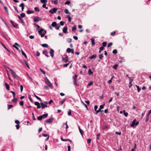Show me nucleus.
<instances>
[{
  "label": "nucleus",
  "mask_w": 151,
  "mask_h": 151,
  "mask_svg": "<svg viewBox=\"0 0 151 151\" xmlns=\"http://www.w3.org/2000/svg\"><path fill=\"white\" fill-rule=\"evenodd\" d=\"M7 68L9 70L11 74L16 79L19 78V77L16 74V73L13 70L11 69L9 67H7Z\"/></svg>",
  "instance_id": "obj_1"
},
{
  "label": "nucleus",
  "mask_w": 151,
  "mask_h": 151,
  "mask_svg": "<svg viewBox=\"0 0 151 151\" xmlns=\"http://www.w3.org/2000/svg\"><path fill=\"white\" fill-rule=\"evenodd\" d=\"M38 33L39 34L41 35V37H44L46 32L44 29H41L39 30Z\"/></svg>",
  "instance_id": "obj_2"
},
{
  "label": "nucleus",
  "mask_w": 151,
  "mask_h": 151,
  "mask_svg": "<svg viewBox=\"0 0 151 151\" xmlns=\"http://www.w3.org/2000/svg\"><path fill=\"white\" fill-rule=\"evenodd\" d=\"M45 79L46 84L48 85V86L51 88H53V86L48 79L47 77H45Z\"/></svg>",
  "instance_id": "obj_3"
},
{
  "label": "nucleus",
  "mask_w": 151,
  "mask_h": 151,
  "mask_svg": "<svg viewBox=\"0 0 151 151\" xmlns=\"http://www.w3.org/2000/svg\"><path fill=\"white\" fill-rule=\"evenodd\" d=\"M136 119H134L132 121V124L130 125V126L132 127H133L135 125H137L138 124L139 122H135Z\"/></svg>",
  "instance_id": "obj_4"
},
{
  "label": "nucleus",
  "mask_w": 151,
  "mask_h": 151,
  "mask_svg": "<svg viewBox=\"0 0 151 151\" xmlns=\"http://www.w3.org/2000/svg\"><path fill=\"white\" fill-rule=\"evenodd\" d=\"M10 92L12 93V94L14 98V99L12 100V101L16 103L17 102V99H15V96L16 95L14 91H11Z\"/></svg>",
  "instance_id": "obj_5"
},
{
  "label": "nucleus",
  "mask_w": 151,
  "mask_h": 151,
  "mask_svg": "<svg viewBox=\"0 0 151 151\" xmlns=\"http://www.w3.org/2000/svg\"><path fill=\"white\" fill-rule=\"evenodd\" d=\"M42 20V19L38 17H34V21L35 22H38L39 21H41Z\"/></svg>",
  "instance_id": "obj_6"
},
{
  "label": "nucleus",
  "mask_w": 151,
  "mask_h": 151,
  "mask_svg": "<svg viewBox=\"0 0 151 151\" xmlns=\"http://www.w3.org/2000/svg\"><path fill=\"white\" fill-rule=\"evenodd\" d=\"M58 8H53L52 9H50L49 11V12L52 14H54L56 12Z\"/></svg>",
  "instance_id": "obj_7"
},
{
  "label": "nucleus",
  "mask_w": 151,
  "mask_h": 151,
  "mask_svg": "<svg viewBox=\"0 0 151 151\" xmlns=\"http://www.w3.org/2000/svg\"><path fill=\"white\" fill-rule=\"evenodd\" d=\"M54 120V118H51L49 119L46 120L45 122L47 123H51Z\"/></svg>",
  "instance_id": "obj_8"
},
{
  "label": "nucleus",
  "mask_w": 151,
  "mask_h": 151,
  "mask_svg": "<svg viewBox=\"0 0 151 151\" xmlns=\"http://www.w3.org/2000/svg\"><path fill=\"white\" fill-rule=\"evenodd\" d=\"M67 52L69 53L71 52L72 54H73L74 53V50L73 49H71L69 48H68L67 49Z\"/></svg>",
  "instance_id": "obj_9"
},
{
  "label": "nucleus",
  "mask_w": 151,
  "mask_h": 151,
  "mask_svg": "<svg viewBox=\"0 0 151 151\" xmlns=\"http://www.w3.org/2000/svg\"><path fill=\"white\" fill-rule=\"evenodd\" d=\"M50 56L52 58H53L54 57V50L52 49H51L50 50Z\"/></svg>",
  "instance_id": "obj_10"
},
{
  "label": "nucleus",
  "mask_w": 151,
  "mask_h": 151,
  "mask_svg": "<svg viewBox=\"0 0 151 151\" xmlns=\"http://www.w3.org/2000/svg\"><path fill=\"white\" fill-rule=\"evenodd\" d=\"M40 105L41 108L42 109H43L47 107V106L46 105L44 104L43 102H41L40 103Z\"/></svg>",
  "instance_id": "obj_11"
},
{
  "label": "nucleus",
  "mask_w": 151,
  "mask_h": 151,
  "mask_svg": "<svg viewBox=\"0 0 151 151\" xmlns=\"http://www.w3.org/2000/svg\"><path fill=\"white\" fill-rule=\"evenodd\" d=\"M35 105L37 106V109H39L40 108L41 106L40 105V104L38 102H35Z\"/></svg>",
  "instance_id": "obj_12"
},
{
  "label": "nucleus",
  "mask_w": 151,
  "mask_h": 151,
  "mask_svg": "<svg viewBox=\"0 0 151 151\" xmlns=\"http://www.w3.org/2000/svg\"><path fill=\"white\" fill-rule=\"evenodd\" d=\"M68 57L66 56L65 58H63V60L65 63H67L68 61Z\"/></svg>",
  "instance_id": "obj_13"
},
{
  "label": "nucleus",
  "mask_w": 151,
  "mask_h": 151,
  "mask_svg": "<svg viewBox=\"0 0 151 151\" xmlns=\"http://www.w3.org/2000/svg\"><path fill=\"white\" fill-rule=\"evenodd\" d=\"M18 17L23 25L25 24V22L23 19L19 15H18Z\"/></svg>",
  "instance_id": "obj_14"
},
{
  "label": "nucleus",
  "mask_w": 151,
  "mask_h": 151,
  "mask_svg": "<svg viewBox=\"0 0 151 151\" xmlns=\"http://www.w3.org/2000/svg\"><path fill=\"white\" fill-rule=\"evenodd\" d=\"M67 27H64L63 29V32L64 33H66L67 30Z\"/></svg>",
  "instance_id": "obj_15"
},
{
  "label": "nucleus",
  "mask_w": 151,
  "mask_h": 151,
  "mask_svg": "<svg viewBox=\"0 0 151 151\" xmlns=\"http://www.w3.org/2000/svg\"><path fill=\"white\" fill-rule=\"evenodd\" d=\"M96 57V54H94L91 56L89 57L88 58L89 59H92L93 58H95Z\"/></svg>",
  "instance_id": "obj_16"
},
{
  "label": "nucleus",
  "mask_w": 151,
  "mask_h": 151,
  "mask_svg": "<svg viewBox=\"0 0 151 151\" xmlns=\"http://www.w3.org/2000/svg\"><path fill=\"white\" fill-rule=\"evenodd\" d=\"M42 135L45 137H47L46 139V140H47L48 139L49 136L48 134L43 133L42 134Z\"/></svg>",
  "instance_id": "obj_17"
},
{
  "label": "nucleus",
  "mask_w": 151,
  "mask_h": 151,
  "mask_svg": "<svg viewBox=\"0 0 151 151\" xmlns=\"http://www.w3.org/2000/svg\"><path fill=\"white\" fill-rule=\"evenodd\" d=\"M43 54L45 55L46 57H48L49 56L48 54V52L46 50L43 51Z\"/></svg>",
  "instance_id": "obj_18"
},
{
  "label": "nucleus",
  "mask_w": 151,
  "mask_h": 151,
  "mask_svg": "<svg viewBox=\"0 0 151 151\" xmlns=\"http://www.w3.org/2000/svg\"><path fill=\"white\" fill-rule=\"evenodd\" d=\"M48 114L47 113H46L42 115H41V116L42 117V119H44L46 118L47 117V116H48Z\"/></svg>",
  "instance_id": "obj_19"
},
{
  "label": "nucleus",
  "mask_w": 151,
  "mask_h": 151,
  "mask_svg": "<svg viewBox=\"0 0 151 151\" xmlns=\"http://www.w3.org/2000/svg\"><path fill=\"white\" fill-rule=\"evenodd\" d=\"M77 77V76L76 75H75L74 76H73V81H77L76 78Z\"/></svg>",
  "instance_id": "obj_20"
},
{
  "label": "nucleus",
  "mask_w": 151,
  "mask_h": 151,
  "mask_svg": "<svg viewBox=\"0 0 151 151\" xmlns=\"http://www.w3.org/2000/svg\"><path fill=\"white\" fill-rule=\"evenodd\" d=\"M67 99L66 98H64L62 101H61L60 102V105H62L64 102H65V101Z\"/></svg>",
  "instance_id": "obj_21"
},
{
  "label": "nucleus",
  "mask_w": 151,
  "mask_h": 151,
  "mask_svg": "<svg viewBox=\"0 0 151 151\" xmlns=\"http://www.w3.org/2000/svg\"><path fill=\"white\" fill-rule=\"evenodd\" d=\"M5 86H6V89L8 90H9V86L8 84L7 83H5Z\"/></svg>",
  "instance_id": "obj_22"
},
{
  "label": "nucleus",
  "mask_w": 151,
  "mask_h": 151,
  "mask_svg": "<svg viewBox=\"0 0 151 151\" xmlns=\"http://www.w3.org/2000/svg\"><path fill=\"white\" fill-rule=\"evenodd\" d=\"M91 40L92 45H94L95 44L94 39H93V38H91Z\"/></svg>",
  "instance_id": "obj_23"
},
{
  "label": "nucleus",
  "mask_w": 151,
  "mask_h": 151,
  "mask_svg": "<svg viewBox=\"0 0 151 151\" xmlns=\"http://www.w3.org/2000/svg\"><path fill=\"white\" fill-rule=\"evenodd\" d=\"M51 25L53 27H56L57 25V23L55 22H52Z\"/></svg>",
  "instance_id": "obj_24"
},
{
  "label": "nucleus",
  "mask_w": 151,
  "mask_h": 151,
  "mask_svg": "<svg viewBox=\"0 0 151 151\" xmlns=\"http://www.w3.org/2000/svg\"><path fill=\"white\" fill-rule=\"evenodd\" d=\"M107 129H108V127L106 125H104L102 127L103 130H105Z\"/></svg>",
  "instance_id": "obj_25"
},
{
  "label": "nucleus",
  "mask_w": 151,
  "mask_h": 151,
  "mask_svg": "<svg viewBox=\"0 0 151 151\" xmlns=\"http://www.w3.org/2000/svg\"><path fill=\"white\" fill-rule=\"evenodd\" d=\"M34 11H31L30 10H28L27 11V13L28 14H32V13H34Z\"/></svg>",
  "instance_id": "obj_26"
},
{
  "label": "nucleus",
  "mask_w": 151,
  "mask_h": 151,
  "mask_svg": "<svg viewBox=\"0 0 151 151\" xmlns=\"http://www.w3.org/2000/svg\"><path fill=\"white\" fill-rule=\"evenodd\" d=\"M22 55H24L26 58H27V56L26 55L25 53V52L23 51L22 50Z\"/></svg>",
  "instance_id": "obj_27"
},
{
  "label": "nucleus",
  "mask_w": 151,
  "mask_h": 151,
  "mask_svg": "<svg viewBox=\"0 0 151 151\" xmlns=\"http://www.w3.org/2000/svg\"><path fill=\"white\" fill-rule=\"evenodd\" d=\"M96 112H95V114H96V115L99 112H100V111H103V110H101L100 109H99L98 110H96Z\"/></svg>",
  "instance_id": "obj_28"
},
{
  "label": "nucleus",
  "mask_w": 151,
  "mask_h": 151,
  "mask_svg": "<svg viewBox=\"0 0 151 151\" xmlns=\"http://www.w3.org/2000/svg\"><path fill=\"white\" fill-rule=\"evenodd\" d=\"M35 96L37 99L40 100V101H42L41 99L37 96L35 93L34 94Z\"/></svg>",
  "instance_id": "obj_29"
},
{
  "label": "nucleus",
  "mask_w": 151,
  "mask_h": 151,
  "mask_svg": "<svg viewBox=\"0 0 151 151\" xmlns=\"http://www.w3.org/2000/svg\"><path fill=\"white\" fill-rule=\"evenodd\" d=\"M42 47H48V45L47 44H43L42 45Z\"/></svg>",
  "instance_id": "obj_30"
},
{
  "label": "nucleus",
  "mask_w": 151,
  "mask_h": 151,
  "mask_svg": "<svg viewBox=\"0 0 151 151\" xmlns=\"http://www.w3.org/2000/svg\"><path fill=\"white\" fill-rule=\"evenodd\" d=\"M4 10H5L6 12V13L8 14V9L7 7L6 6H4Z\"/></svg>",
  "instance_id": "obj_31"
},
{
  "label": "nucleus",
  "mask_w": 151,
  "mask_h": 151,
  "mask_svg": "<svg viewBox=\"0 0 151 151\" xmlns=\"http://www.w3.org/2000/svg\"><path fill=\"white\" fill-rule=\"evenodd\" d=\"M118 66V64H116L113 67V68L114 69H116L117 68Z\"/></svg>",
  "instance_id": "obj_32"
},
{
  "label": "nucleus",
  "mask_w": 151,
  "mask_h": 151,
  "mask_svg": "<svg viewBox=\"0 0 151 151\" xmlns=\"http://www.w3.org/2000/svg\"><path fill=\"white\" fill-rule=\"evenodd\" d=\"M67 17L68 19V20L69 22H70L71 21V17H70L69 15H67Z\"/></svg>",
  "instance_id": "obj_33"
},
{
  "label": "nucleus",
  "mask_w": 151,
  "mask_h": 151,
  "mask_svg": "<svg viewBox=\"0 0 151 151\" xmlns=\"http://www.w3.org/2000/svg\"><path fill=\"white\" fill-rule=\"evenodd\" d=\"M13 105H8V109L9 110L13 107Z\"/></svg>",
  "instance_id": "obj_34"
},
{
  "label": "nucleus",
  "mask_w": 151,
  "mask_h": 151,
  "mask_svg": "<svg viewBox=\"0 0 151 151\" xmlns=\"http://www.w3.org/2000/svg\"><path fill=\"white\" fill-rule=\"evenodd\" d=\"M123 113H124V115L126 117L128 115V113L127 112H125V110H124L123 111Z\"/></svg>",
  "instance_id": "obj_35"
},
{
  "label": "nucleus",
  "mask_w": 151,
  "mask_h": 151,
  "mask_svg": "<svg viewBox=\"0 0 151 151\" xmlns=\"http://www.w3.org/2000/svg\"><path fill=\"white\" fill-rule=\"evenodd\" d=\"M1 44L3 47L6 49L7 51H9V50L5 46V45L2 42H1Z\"/></svg>",
  "instance_id": "obj_36"
},
{
  "label": "nucleus",
  "mask_w": 151,
  "mask_h": 151,
  "mask_svg": "<svg viewBox=\"0 0 151 151\" xmlns=\"http://www.w3.org/2000/svg\"><path fill=\"white\" fill-rule=\"evenodd\" d=\"M40 0L42 4L46 3L47 2V0Z\"/></svg>",
  "instance_id": "obj_37"
},
{
  "label": "nucleus",
  "mask_w": 151,
  "mask_h": 151,
  "mask_svg": "<svg viewBox=\"0 0 151 151\" xmlns=\"http://www.w3.org/2000/svg\"><path fill=\"white\" fill-rule=\"evenodd\" d=\"M61 140L63 141H68L69 140L68 139H63L62 137L61 138Z\"/></svg>",
  "instance_id": "obj_38"
},
{
  "label": "nucleus",
  "mask_w": 151,
  "mask_h": 151,
  "mask_svg": "<svg viewBox=\"0 0 151 151\" xmlns=\"http://www.w3.org/2000/svg\"><path fill=\"white\" fill-rule=\"evenodd\" d=\"M104 50V47H101L100 48L99 53H100L102 51Z\"/></svg>",
  "instance_id": "obj_39"
},
{
  "label": "nucleus",
  "mask_w": 151,
  "mask_h": 151,
  "mask_svg": "<svg viewBox=\"0 0 151 151\" xmlns=\"http://www.w3.org/2000/svg\"><path fill=\"white\" fill-rule=\"evenodd\" d=\"M105 105V104H104L103 105H100V108H99L101 110V109H103L104 108V106Z\"/></svg>",
  "instance_id": "obj_40"
},
{
  "label": "nucleus",
  "mask_w": 151,
  "mask_h": 151,
  "mask_svg": "<svg viewBox=\"0 0 151 151\" xmlns=\"http://www.w3.org/2000/svg\"><path fill=\"white\" fill-rule=\"evenodd\" d=\"M24 62L26 64L27 67H28V68H29V67L27 63V61L26 60H24Z\"/></svg>",
  "instance_id": "obj_41"
},
{
  "label": "nucleus",
  "mask_w": 151,
  "mask_h": 151,
  "mask_svg": "<svg viewBox=\"0 0 151 151\" xmlns=\"http://www.w3.org/2000/svg\"><path fill=\"white\" fill-rule=\"evenodd\" d=\"M64 12L66 14H70L68 9H66L64 10Z\"/></svg>",
  "instance_id": "obj_42"
},
{
  "label": "nucleus",
  "mask_w": 151,
  "mask_h": 151,
  "mask_svg": "<svg viewBox=\"0 0 151 151\" xmlns=\"http://www.w3.org/2000/svg\"><path fill=\"white\" fill-rule=\"evenodd\" d=\"M13 26L16 28H19L18 25L17 24H13Z\"/></svg>",
  "instance_id": "obj_43"
},
{
  "label": "nucleus",
  "mask_w": 151,
  "mask_h": 151,
  "mask_svg": "<svg viewBox=\"0 0 151 151\" xmlns=\"http://www.w3.org/2000/svg\"><path fill=\"white\" fill-rule=\"evenodd\" d=\"M20 16L22 17H25V14L24 13H22L20 14Z\"/></svg>",
  "instance_id": "obj_44"
},
{
  "label": "nucleus",
  "mask_w": 151,
  "mask_h": 151,
  "mask_svg": "<svg viewBox=\"0 0 151 151\" xmlns=\"http://www.w3.org/2000/svg\"><path fill=\"white\" fill-rule=\"evenodd\" d=\"M135 86H136V87H137V88L138 91L139 92H140V91L141 89L139 88V86H137L136 85Z\"/></svg>",
  "instance_id": "obj_45"
},
{
  "label": "nucleus",
  "mask_w": 151,
  "mask_h": 151,
  "mask_svg": "<svg viewBox=\"0 0 151 151\" xmlns=\"http://www.w3.org/2000/svg\"><path fill=\"white\" fill-rule=\"evenodd\" d=\"M46 3H43V5L42 6L43 8H45L46 9H48V7H46Z\"/></svg>",
  "instance_id": "obj_46"
},
{
  "label": "nucleus",
  "mask_w": 151,
  "mask_h": 151,
  "mask_svg": "<svg viewBox=\"0 0 151 151\" xmlns=\"http://www.w3.org/2000/svg\"><path fill=\"white\" fill-rule=\"evenodd\" d=\"M88 74L90 75L93 74V72L91 71V69H89L88 71Z\"/></svg>",
  "instance_id": "obj_47"
},
{
  "label": "nucleus",
  "mask_w": 151,
  "mask_h": 151,
  "mask_svg": "<svg viewBox=\"0 0 151 151\" xmlns=\"http://www.w3.org/2000/svg\"><path fill=\"white\" fill-rule=\"evenodd\" d=\"M34 10L35 11L39 12L40 11L39 8L37 7H35Z\"/></svg>",
  "instance_id": "obj_48"
},
{
  "label": "nucleus",
  "mask_w": 151,
  "mask_h": 151,
  "mask_svg": "<svg viewBox=\"0 0 151 151\" xmlns=\"http://www.w3.org/2000/svg\"><path fill=\"white\" fill-rule=\"evenodd\" d=\"M24 104V102L23 101H21L19 103L20 105L21 106H23Z\"/></svg>",
  "instance_id": "obj_49"
},
{
  "label": "nucleus",
  "mask_w": 151,
  "mask_h": 151,
  "mask_svg": "<svg viewBox=\"0 0 151 151\" xmlns=\"http://www.w3.org/2000/svg\"><path fill=\"white\" fill-rule=\"evenodd\" d=\"M76 29V25L72 27V31H74Z\"/></svg>",
  "instance_id": "obj_50"
},
{
  "label": "nucleus",
  "mask_w": 151,
  "mask_h": 151,
  "mask_svg": "<svg viewBox=\"0 0 151 151\" xmlns=\"http://www.w3.org/2000/svg\"><path fill=\"white\" fill-rule=\"evenodd\" d=\"M37 119L38 120H41L42 119V117L41 116H39L37 117Z\"/></svg>",
  "instance_id": "obj_51"
},
{
  "label": "nucleus",
  "mask_w": 151,
  "mask_h": 151,
  "mask_svg": "<svg viewBox=\"0 0 151 151\" xmlns=\"http://www.w3.org/2000/svg\"><path fill=\"white\" fill-rule=\"evenodd\" d=\"M106 44H107V42H104L102 43V45L103 46V47H105L106 46Z\"/></svg>",
  "instance_id": "obj_52"
},
{
  "label": "nucleus",
  "mask_w": 151,
  "mask_h": 151,
  "mask_svg": "<svg viewBox=\"0 0 151 151\" xmlns=\"http://www.w3.org/2000/svg\"><path fill=\"white\" fill-rule=\"evenodd\" d=\"M70 4V1H67L65 3V4Z\"/></svg>",
  "instance_id": "obj_53"
},
{
  "label": "nucleus",
  "mask_w": 151,
  "mask_h": 151,
  "mask_svg": "<svg viewBox=\"0 0 151 151\" xmlns=\"http://www.w3.org/2000/svg\"><path fill=\"white\" fill-rule=\"evenodd\" d=\"M112 42H110L107 45L108 47H111L112 45Z\"/></svg>",
  "instance_id": "obj_54"
},
{
  "label": "nucleus",
  "mask_w": 151,
  "mask_h": 151,
  "mask_svg": "<svg viewBox=\"0 0 151 151\" xmlns=\"http://www.w3.org/2000/svg\"><path fill=\"white\" fill-rule=\"evenodd\" d=\"M99 56L100 59H101L103 57V55L102 54L99 55Z\"/></svg>",
  "instance_id": "obj_55"
},
{
  "label": "nucleus",
  "mask_w": 151,
  "mask_h": 151,
  "mask_svg": "<svg viewBox=\"0 0 151 151\" xmlns=\"http://www.w3.org/2000/svg\"><path fill=\"white\" fill-rule=\"evenodd\" d=\"M67 41L68 42H72V39L70 38H68L67 39Z\"/></svg>",
  "instance_id": "obj_56"
},
{
  "label": "nucleus",
  "mask_w": 151,
  "mask_h": 151,
  "mask_svg": "<svg viewBox=\"0 0 151 151\" xmlns=\"http://www.w3.org/2000/svg\"><path fill=\"white\" fill-rule=\"evenodd\" d=\"M151 113V110H150L148 112V114H147L146 116H147V117H149V115Z\"/></svg>",
  "instance_id": "obj_57"
},
{
  "label": "nucleus",
  "mask_w": 151,
  "mask_h": 151,
  "mask_svg": "<svg viewBox=\"0 0 151 151\" xmlns=\"http://www.w3.org/2000/svg\"><path fill=\"white\" fill-rule=\"evenodd\" d=\"M91 139H88L87 141V142L89 144L91 143Z\"/></svg>",
  "instance_id": "obj_58"
},
{
  "label": "nucleus",
  "mask_w": 151,
  "mask_h": 151,
  "mask_svg": "<svg viewBox=\"0 0 151 151\" xmlns=\"http://www.w3.org/2000/svg\"><path fill=\"white\" fill-rule=\"evenodd\" d=\"M68 115L69 116H70L71 115V111L70 109H69L68 113Z\"/></svg>",
  "instance_id": "obj_59"
},
{
  "label": "nucleus",
  "mask_w": 151,
  "mask_h": 151,
  "mask_svg": "<svg viewBox=\"0 0 151 151\" xmlns=\"http://www.w3.org/2000/svg\"><path fill=\"white\" fill-rule=\"evenodd\" d=\"M58 0H55L54 1V3L55 4L57 5L58 4Z\"/></svg>",
  "instance_id": "obj_60"
},
{
  "label": "nucleus",
  "mask_w": 151,
  "mask_h": 151,
  "mask_svg": "<svg viewBox=\"0 0 151 151\" xmlns=\"http://www.w3.org/2000/svg\"><path fill=\"white\" fill-rule=\"evenodd\" d=\"M113 54H116L117 52V51L116 50H114L112 52Z\"/></svg>",
  "instance_id": "obj_61"
},
{
  "label": "nucleus",
  "mask_w": 151,
  "mask_h": 151,
  "mask_svg": "<svg viewBox=\"0 0 151 151\" xmlns=\"http://www.w3.org/2000/svg\"><path fill=\"white\" fill-rule=\"evenodd\" d=\"M93 84V82L92 81H91L90 83H88V86H90L91 85H92Z\"/></svg>",
  "instance_id": "obj_62"
},
{
  "label": "nucleus",
  "mask_w": 151,
  "mask_h": 151,
  "mask_svg": "<svg viewBox=\"0 0 151 151\" xmlns=\"http://www.w3.org/2000/svg\"><path fill=\"white\" fill-rule=\"evenodd\" d=\"M115 32L114 31L111 33V35L112 36H114L115 34Z\"/></svg>",
  "instance_id": "obj_63"
},
{
  "label": "nucleus",
  "mask_w": 151,
  "mask_h": 151,
  "mask_svg": "<svg viewBox=\"0 0 151 151\" xmlns=\"http://www.w3.org/2000/svg\"><path fill=\"white\" fill-rule=\"evenodd\" d=\"M40 70L43 74H45V72L42 69L40 68Z\"/></svg>",
  "instance_id": "obj_64"
}]
</instances>
